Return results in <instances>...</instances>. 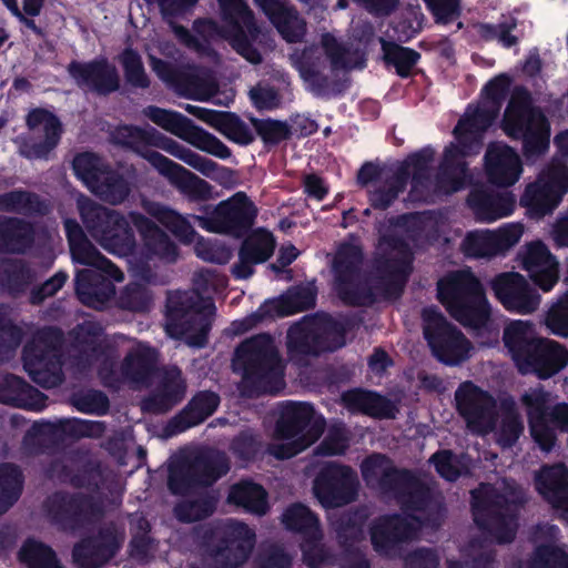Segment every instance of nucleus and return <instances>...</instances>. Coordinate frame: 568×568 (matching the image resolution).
<instances>
[{
  "label": "nucleus",
  "instance_id": "1",
  "mask_svg": "<svg viewBox=\"0 0 568 568\" xmlns=\"http://www.w3.org/2000/svg\"><path fill=\"white\" fill-rule=\"evenodd\" d=\"M503 342L523 375L546 381L568 365V349L554 339L536 336L529 322H510L504 328Z\"/></svg>",
  "mask_w": 568,
  "mask_h": 568
},
{
  "label": "nucleus",
  "instance_id": "2",
  "mask_svg": "<svg viewBox=\"0 0 568 568\" xmlns=\"http://www.w3.org/2000/svg\"><path fill=\"white\" fill-rule=\"evenodd\" d=\"M232 366L256 395H276L285 386V367L270 334L261 333L243 341L235 348Z\"/></svg>",
  "mask_w": 568,
  "mask_h": 568
},
{
  "label": "nucleus",
  "instance_id": "3",
  "mask_svg": "<svg viewBox=\"0 0 568 568\" xmlns=\"http://www.w3.org/2000/svg\"><path fill=\"white\" fill-rule=\"evenodd\" d=\"M216 307L195 291L170 292L165 304V331L175 339L202 348L207 344Z\"/></svg>",
  "mask_w": 568,
  "mask_h": 568
},
{
  "label": "nucleus",
  "instance_id": "4",
  "mask_svg": "<svg viewBox=\"0 0 568 568\" xmlns=\"http://www.w3.org/2000/svg\"><path fill=\"white\" fill-rule=\"evenodd\" d=\"M524 504L521 491H514L511 498L494 487L479 494L473 493L474 523L484 535L498 545L510 544L516 538Z\"/></svg>",
  "mask_w": 568,
  "mask_h": 568
},
{
  "label": "nucleus",
  "instance_id": "5",
  "mask_svg": "<svg viewBox=\"0 0 568 568\" xmlns=\"http://www.w3.org/2000/svg\"><path fill=\"white\" fill-rule=\"evenodd\" d=\"M80 215L89 234L106 252L120 257L134 255L138 242L130 217L95 202L81 206Z\"/></svg>",
  "mask_w": 568,
  "mask_h": 568
},
{
  "label": "nucleus",
  "instance_id": "6",
  "mask_svg": "<svg viewBox=\"0 0 568 568\" xmlns=\"http://www.w3.org/2000/svg\"><path fill=\"white\" fill-rule=\"evenodd\" d=\"M230 470L226 455L206 448L169 467L168 488L175 496H187L200 488L215 484Z\"/></svg>",
  "mask_w": 568,
  "mask_h": 568
},
{
  "label": "nucleus",
  "instance_id": "7",
  "mask_svg": "<svg viewBox=\"0 0 568 568\" xmlns=\"http://www.w3.org/2000/svg\"><path fill=\"white\" fill-rule=\"evenodd\" d=\"M203 215L192 214L191 219L203 230L241 239L246 235L257 216V207L244 192H237L227 200L212 206L200 207Z\"/></svg>",
  "mask_w": 568,
  "mask_h": 568
},
{
  "label": "nucleus",
  "instance_id": "8",
  "mask_svg": "<svg viewBox=\"0 0 568 568\" xmlns=\"http://www.w3.org/2000/svg\"><path fill=\"white\" fill-rule=\"evenodd\" d=\"M364 253L361 245L349 242L338 245L332 270L337 296L347 306H371L377 301L374 288L361 280Z\"/></svg>",
  "mask_w": 568,
  "mask_h": 568
},
{
  "label": "nucleus",
  "instance_id": "9",
  "mask_svg": "<svg viewBox=\"0 0 568 568\" xmlns=\"http://www.w3.org/2000/svg\"><path fill=\"white\" fill-rule=\"evenodd\" d=\"M72 169L94 195L111 205L122 204L131 193L132 184L128 178L93 152L78 153Z\"/></svg>",
  "mask_w": 568,
  "mask_h": 568
},
{
  "label": "nucleus",
  "instance_id": "10",
  "mask_svg": "<svg viewBox=\"0 0 568 568\" xmlns=\"http://www.w3.org/2000/svg\"><path fill=\"white\" fill-rule=\"evenodd\" d=\"M395 486L390 489L400 509L405 514L419 513L423 517L412 515L410 518L432 528L440 526L445 507L440 496L434 488L422 480L413 470L398 471Z\"/></svg>",
  "mask_w": 568,
  "mask_h": 568
},
{
  "label": "nucleus",
  "instance_id": "11",
  "mask_svg": "<svg viewBox=\"0 0 568 568\" xmlns=\"http://www.w3.org/2000/svg\"><path fill=\"white\" fill-rule=\"evenodd\" d=\"M423 334L439 363L457 366L469 358L470 342L435 306L423 310Z\"/></svg>",
  "mask_w": 568,
  "mask_h": 568
},
{
  "label": "nucleus",
  "instance_id": "12",
  "mask_svg": "<svg viewBox=\"0 0 568 568\" xmlns=\"http://www.w3.org/2000/svg\"><path fill=\"white\" fill-rule=\"evenodd\" d=\"M50 521L63 531H75L103 515L100 498L81 491L57 490L44 500Z\"/></svg>",
  "mask_w": 568,
  "mask_h": 568
},
{
  "label": "nucleus",
  "instance_id": "13",
  "mask_svg": "<svg viewBox=\"0 0 568 568\" xmlns=\"http://www.w3.org/2000/svg\"><path fill=\"white\" fill-rule=\"evenodd\" d=\"M221 19L224 23V37L231 47L252 64L263 60L261 52L254 45L260 29L255 17L245 0H217Z\"/></svg>",
  "mask_w": 568,
  "mask_h": 568
},
{
  "label": "nucleus",
  "instance_id": "14",
  "mask_svg": "<svg viewBox=\"0 0 568 568\" xmlns=\"http://www.w3.org/2000/svg\"><path fill=\"white\" fill-rule=\"evenodd\" d=\"M104 432L105 425L100 420L67 418L55 423L36 422L26 434L23 444L31 453L40 455L52 453L64 437L99 438Z\"/></svg>",
  "mask_w": 568,
  "mask_h": 568
},
{
  "label": "nucleus",
  "instance_id": "15",
  "mask_svg": "<svg viewBox=\"0 0 568 568\" xmlns=\"http://www.w3.org/2000/svg\"><path fill=\"white\" fill-rule=\"evenodd\" d=\"M206 552L215 568H237L250 557L255 532L244 523L232 521L221 530L205 532Z\"/></svg>",
  "mask_w": 568,
  "mask_h": 568
},
{
  "label": "nucleus",
  "instance_id": "16",
  "mask_svg": "<svg viewBox=\"0 0 568 568\" xmlns=\"http://www.w3.org/2000/svg\"><path fill=\"white\" fill-rule=\"evenodd\" d=\"M359 486L358 475L349 465L326 462L315 475L313 494L323 508L335 509L354 503Z\"/></svg>",
  "mask_w": 568,
  "mask_h": 568
},
{
  "label": "nucleus",
  "instance_id": "17",
  "mask_svg": "<svg viewBox=\"0 0 568 568\" xmlns=\"http://www.w3.org/2000/svg\"><path fill=\"white\" fill-rule=\"evenodd\" d=\"M568 192V166L551 163L542 170L536 181L529 183L520 196V205L530 219H542L552 213Z\"/></svg>",
  "mask_w": 568,
  "mask_h": 568
},
{
  "label": "nucleus",
  "instance_id": "18",
  "mask_svg": "<svg viewBox=\"0 0 568 568\" xmlns=\"http://www.w3.org/2000/svg\"><path fill=\"white\" fill-rule=\"evenodd\" d=\"M144 114L163 130L174 134L194 148L226 160L232 155L230 148L219 138L196 125L191 119L178 111L149 105Z\"/></svg>",
  "mask_w": 568,
  "mask_h": 568
},
{
  "label": "nucleus",
  "instance_id": "19",
  "mask_svg": "<svg viewBox=\"0 0 568 568\" xmlns=\"http://www.w3.org/2000/svg\"><path fill=\"white\" fill-rule=\"evenodd\" d=\"M387 242L393 248L399 250L402 254L399 256L387 254L377 256L374 261V268L382 278L379 288L384 297L398 298L413 271V256L403 239L390 236Z\"/></svg>",
  "mask_w": 568,
  "mask_h": 568
},
{
  "label": "nucleus",
  "instance_id": "20",
  "mask_svg": "<svg viewBox=\"0 0 568 568\" xmlns=\"http://www.w3.org/2000/svg\"><path fill=\"white\" fill-rule=\"evenodd\" d=\"M496 298L505 310L527 315L534 313L540 304V295L524 275L517 272H504L491 281Z\"/></svg>",
  "mask_w": 568,
  "mask_h": 568
},
{
  "label": "nucleus",
  "instance_id": "21",
  "mask_svg": "<svg viewBox=\"0 0 568 568\" xmlns=\"http://www.w3.org/2000/svg\"><path fill=\"white\" fill-rule=\"evenodd\" d=\"M68 72L77 85L99 97H108L120 90V74L104 57L88 62L77 60L68 64Z\"/></svg>",
  "mask_w": 568,
  "mask_h": 568
},
{
  "label": "nucleus",
  "instance_id": "22",
  "mask_svg": "<svg viewBox=\"0 0 568 568\" xmlns=\"http://www.w3.org/2000/svg\"><path fill=\"white\" fill-rule=\"evenodd\" d=\"M373 549L382 557H393L403 544L414 540L417 527L399 514L378 517L369 527Z\"/></svg>",
  "mask_w": 568,
  "mask_h": 568
},
{
  "label": "nucleus",
  "instance_id": "23",
  "mask_svg": "<svg viewBox=\"0 0 568 568\" xmlns=\"http://www.w3.org/2000/svg\"><path fill=\"white\" fill-rule=\"evenodd\" d=\"M458 414L473 428L491 426L496 419V399L471 381L459 384L455 392Z\"/></svg>",
  "mask_w": 568,
  "mask_h": 568
},
{
  "label": "nucleus",
  "instance_id": "24",
  "mask_svg": "<svg viewBox=\"0 0 568 568\" xmlns=\"http://www.w3.org/2000/svg\"><path fill=\"white\" fill-rule=\"evenodd\" d=\"M121 540L112 527H103L97 534L81 538L72 548V561L78 568H103L115 557Z\"/></svg>",
  "mask_w": 568,
  "mask_h": 568
},
{
  "label": "nucleus",
  "instance_id": "25",
  "mask_svg": "<svg viewBox=\"0 0 568 568\" xmlns=\"http://www.w3.org/2000/svg\"><path fill=\"white\" fill-rule=\"evenodd\" d=\"M435 160V150L424 146L410 154L397 168L395 174L404 173V184L410 180L408 196L413 202H428L432 196V164Z\"/></svg>",
  "mask_w": 568,
  "mask_h": 568
},
{
  "label": "nucleus",
  "instance_id": "26",
  "mask_svg": "<svg viewBox=\"0 0 568 568\" xmlns=\"http://www.w3.org/2000/svg\"><path fill=\"white\" fill-rule=\"evenodd\" d=\"M546 115L539 108L532 105L531 94L525 87H516L505 110L501 128L511 139L519 140L520 135L545 122Z\"/></svg>",
  "mask_w": 568,
  "mask_h": 568
},
{
  "label": "nucleus",
  "instance_id": "27",
  "mask_svg": "<svg viewBox=\"0 0 568 568\" xmlns=\"http://www.w3.org/2000/svg\"><path fill=\"white\" fill-rule=\"evenodd\" d=\"M454 136L456 143L452 142L445 146L437 175L438 183L448 182L450 192L462 189L468 173L466 159L478 154L481 149L471 141L459 139V135Z\"/></svg>",
  "mask_w": 568,
  "mask_h": 568
},
{
  "label": "nucleus",
  "instance_id": "28",
  "mask_svg": "<svg viewBox=\"0 0 568 568\" xmlns=\"http://www.w3.org/2000/svg\"><path fill=\"white\" fill-rule=\"evenodd\" d=\"M466 201L480 222H494L509 216L516 205V200L510 192H498L484 184L475 185Z\"/></svg>",
  "mask_w": 568,
  "mask_h": 568
},
{
  "label": "nucleus",
  "instance_id": "29",
  "mask_svg": "<svg viewBox=\"0 0 568 568\" xmlns=\"http://www.w3.org/2000/svg\"><path fill=\"white\" fill-rule=\"evenodd\" d=\"M128 217L143 241L145 256L174 263L179 257V247L171 237L150 217L138 211H130Z\"/></svg>",
  "mask_w": 568,
  "mask_h": 568
},
{
  "label": "nucleus",
  "instance_id": "30",
  "mask_svg": "<svg viewBox=\"0 0 568 568\" xmlns=\"http://www.w3.org/2000/svg\"><path fill=\"white\" fill-rule=\"evenodd\" d=\"M485 171L490 184L507 187L519 180L523 166L519 155L513 148L493 143L485 154Z\"/></svg>",
  "mask_w": 568,
  "mask_h": 568
},
{
  "label": "nucleus",
  "instance_id": "31",
  "mask_svg": "<svg viewBox=\"0 0 568 568\" xmlns=\"http://www.w3.org/2000/svg\"><path fill=\"white\" fill-rule=\"evenodd\" d=\"M272 233L260 230L247 235L239 248V261L233 264L231 273L236 280H247L254 274V266L271 258L275 251Z\"/></svg>",
  "mask_w": 568,
  "mask_h": 568
},
{
  "label": "nucleus",
  "instance_id": "32",
  "mask_svg": "<svg viewBox=\"0 0 568 568\" xmlns=\"http://www.w3.org/2000/svg\"><path fill=\"white\" fill-rule=\"evenodd\" d=\"M288 43L301 42L306 33V23L288 0H253Z\"/></svg>",
  "mask_w": 568,
  "mask_h": 568
},
{
  "label": "nucleus",
  "instance_id": "33",
  "mask_svg": "<svg viewBox=\"0 0 568 568\" xmlns=\"http://www.w3.org/2000/svg\"><path fill=\"white\" fill-rule=\"evenodd\" d=\"M221 398L217 393L206 389L196 392L189 403L166 424L170 435L181 434L204 423L219 408Z\"/></svg>",
  "mask_w": 568,
  "mask_h": 568
},
{
  "label": "nucleus",
  "instance_id": "34",
  "mask_svg": "<svg viewBox=\"0 0 568 568\" xmlns=\"http://www.w3.org/2000/svg\"><path fill=\"white\" fill-rule=\"evenodd\" d=\"M114 282L110 275L97 268L80 270L74 278L77 297L88 307L103 310L115 294Z\"/></svg>",
  "mask_w": 568,
  "mask_h": 568
},
{
  "label": "nucleus",
  "instance_id": "35",
  "mask_svg": "<svg viewBox=\"0 0 568 568\" xmlns=\"http://www.w3.org/2000/svg\"><path fill=\"white\" fill-rule=\"evenodd\" d=\"M156 131L151 125L142 128L134 124H122L115 129L112 136L116 145L134 152L159 171L169 158L150 150L151 146L153 148Z\"/></svg>",
  "mask_w": 568,
  "mask_h": 568
},
{
  "label": "nucleus",
  "instance_id": "36",
  "mask_svg": "<svg viewBox=\"0 0 568 568\" xmlns=\"http://www.w3.org/2000/svg\"><path fill=\"white\" fill-rule=\"evenodd\" d=\"M342 402L348 412L375 419H395L399 413L397 404L387 396L359 387L344 392Z\"/></svg>",
  "mask_w": 568,
  "mask_h": 568
},
{
  "label": "nucleus",
  "instance_id": "37",
  "mask_svg": "<svg viewBox=\"0 0 568 568\" xmlns=\"http://www.w3.org/2000/svg\"><path fill=\"white\" fill-rule=\"evenodd\" d=\"M48 396L14 374L0 376V403L12 407L41 412Z\"/></svg>",
  "mask_w": 568,
  "mask_h": 568
},
{
  "label": "nucleus",
  "instance_id": "38",
  "mask_svg": "<svg viewBox=\"0 0 568 568\" xmlns=\"http://www.w3.org/2000/svg\"><path fill=\"white\" fill-rule=\"evenodd\" d=\"M438 300L447 311L485 292L480 281L470 270L453 273L438 282Z\"/></svg>",
  "mask_w": 568,
  "mask_h": 568
},
{
  "label": "nucleus",
  "instance_id": "39",
  "mask_svg": "<svg viewBox=\"0 0 568 568\" xmlns=\"http://www.w3.org/2000/svg\"><path fill=\"white\" fill-rule=\"evenodd\" d=\"M190 202H205L213 196V186L181 164L168 159L158 171Z\"/></svg>",
  "mask_w": 568,
  "mask_h": 568
},
{
  "label": "nucleus",
  "instance_id": "40",
  "mask_svg": "<svg viewBox=\"0 0 568 568\" xmlns=\"http://www.w3.org/2000/svg\"><path fill=\"white\" fill-rule=\"evenodd\" d=\"M36 241V227L32 222L0 214V254H23Z\"/></svg>",
  "mask_w": 568,
  "mask_h": 568
},
{
  "label": "nucleus",
  "instance_id": "41",
  "mask_svg": "<svg viewBox=\"0 0 568 568\" xmlns=\"http://www.w3.org/2000/svg\"><path fill=\"white\" fill-rule=\"evenodd\" d=\"M287 349L294 356H318L327 352L324 337L321 336L314 315L305 316L290 327Z\"/></svg>",
  "mask_w": 568,
  "mask_h": 568
},
{
  "label": "nucleus",
  "instance_id": "42",
  "mask_svg": "<svg viewBox=\"0 0 568 568\" xmlns=\"http://www.w3.org/2000/svg\"><path fill=\"white\" fill-rule=\"evenodd\" d=\"M314 416L315 409L310 403L283 402L274 428L275 438L284 440L296 437L310 426Z\"/></svg>",
  "mask_w": 568,
  "mask_h": 568
},
{
  "label": "nucleus",
  "instance_id": "43",
  "mask_svg": "<svg viewBox=\"0 0 568 568\" xmlns=\"http://www.w3.org/2000/svg\"><path fill=\"white\" fill-rule=\"evenodd\" d=\"M185 390L181 369L173 367L165 372L158 389L144 400L143 407L155 414L166 413L183 399Z\"/></svg>",
  "mask_w": 568,
  "mask_h": 568
},
{
  "label": "nucleus",
  "instance_id": "44",
  "mask_svg": "<svg viewBox=\"0 0 568 568\" xmlns=\"http://www.w3.org/2000/svg\"><path fill=\"white\" fill-rule=\"evenodd\" d=\"M321 336L324 337L327 352H335L346 345L347 333L363 324V316L357 313L341 315L335 318L327 313L314 314Z\"/></svg>",
  "mask_w": 568,
  "mask_h": 568
},
{
  "label": "nucleus",
  "instance_id": "45",
  "mask_svg": "<svg viewBox=\"0 0 568 568\" xmlns=\"http://www.w3.org/2000/svg\"><path fill=\"white\" fill-rule=\"evenodd\" d=\"M499 112L484 101L476 106L468 105L465 115L455 125L453 134L481 146L484 133L493 125Z\"/></svg>",
  "mask_w": 568,
  "mask_h": 568
},
{
  "label": "nucleus",
  "instance_id": "46",
  "mask_svg": "<svg viewBox=\"0 0 568 568\" xmlns=\"http://www.w3.org/2000/svg\"><path fill=\"white\" fill-rule=\"evenodd\" d=\"M195 118L241 145H248L254 141L251 129L236 113L200 106Z\"/></svg>",
  "mask_w": 568,
  "mask_h": 568
},
{
  "label": "nucleus",
  "instance_id": "47",
  "mask_svg": "<svg viewBox=\"0 0 568 568\" xmlns=\"http://www.w3.org/2000/svg\"><path fill=\"white\" fill-rule=\"evenodd\" d=\"M153 148L168 152L210 179H214L220 171L231 172V170L221 166L215 161L202 156L175 140L164 135L159 130L155 134Z\"/></svg>",
  "mask_w": 568,
  "mask_h": 568
},
{
  "label": "nucleus",
  "instance_id": "48",
  "mask_svg": "<svg viewBox=\"0 0 568 568\" xmlns=\"http://www.w3.org/2000/svg\"><path fill=\"white\" fill-rule=\"evenodd\" d=\"M536 486L552 508L568 511V469L564 465L546 467L537 477Z\"/></svg>",
  "mask_w": 568,
  "mask_h": 568
},
{
  "label": "nucleus",
  "instance_id": "49",
  "mask_svg": "<svg viewBox=\"0 0 568 568\" xmlns=\"http://www.w3.org/2000/svg\"><path fill=\"white\" fill-rule=\"evenodd\" d=\"M266 489L252 479H241L233 484L227 494V503L243 508L246 513L263 516L268 509Z\"/></svg>",
  "mask_w": 568,
  "mask_h": 568
},
{
  "label": "nucleus",
  "instance_id": "50",
  "mask_svg": "<svg viewBox=\"0 0 568 568\" xmlns=\"http://www.w3.org/2000/svg\"><path fill=\"white\" fill-rule=\"evenodd\" d=\"M359 468L362 477L368 486L377 484L386 493H389L395 486L394 480H397V473L406 470V468L396 467L393 460L382 453H373L366 456Z\"/></svg>",
  "mask_w": 568,
  "mask_h": 568
},
{
  "label": "nucleus",
  "instance_id": "51",
  "mask_svg": "<svg viewBox=\"0 0 568 568\" xmlns=\"http://www.w3.org/2000/svg\"><path fill=\"white\" fill-rule=\"evenodd\" d=\"M297 70L315 97H339L348 89L349 83L347 79H331L317 70L315 63L305 55L297 62Z\"/></svg>",
  "mask_w": 568,
  "mask_h": 568
},
{
  "label": "nucleus",
  "instance_id": "52",
  "mask_svg": "<svg viewBox=\"0 0 568 568\" xmlns=\"http://www.w3.org/2000/svg\"><path fill=\"white\" fill-rule=\"evenodd\" d=\"M153 69L162 81L184 97H191L202 82L196 68L192 65L178 67L158 59Z\"/></svg>",
  "mask_w": 568,
  "mask_h": 568
},
{
  "label": "nucleus",
  "instance_id": "53",
  "mask_svg": "<svg viewBox=\"0 0 568 568\" xmlns=\"http://www.w3.org/2000/svg\"><path fill=\"white\" fill-rule=\"evenodd\" d=\"M144 209L148 214L164 226L179 242L183 244L193 243L196 231L186 216L158 202H149Z\"/></svg>",
  "mask_w": 568,
  "mask_h": 568
},
{
  "label": "nucleus",
  "instance_id": "54",
  "mask_svg": "<svg viewBox=\"0 0 568 568\" xmlns=\"http://www.w3.org/2000/svg\"><path fill=\"white\" fill-rule=\"evenodd\" d=\"M156 362V349L151 346H141L125 355L121 364V374L131 382L144 383L154 374Z\"/></svg>",
  "mask_w": 568,
  "mask_h": 568
},
{
  "label": "nucleus",
  "instance_id": "55",
  "mask_svg": "<svg viewBox=\"0 0 568 568\" xmlns=\"http://www.w3.org/2000/svg\"><path fill=\"white\" fill-rule=\"evenodd\" d=\"M22 362L24 371L42 388L59 387L64 381L62 359L22 356Z\"/></svg>",
  "mask_w": 568,
  "mask_h": 568
},
{
  "label": "nucleus",
  "instance_id": "56",
  "mask_svg": "<svg viewBox=\"0 0 568 568\" xmlns=\"http://www.w3.org/2000/svg\"><path fill=\"white\" fill-rule=\"evenodd\" d=\"M378 42L381 43L384 63L393 67L396 74L402 79L412 77L414 68L422 59L420 53L383 37L378 38Z\"/></svg>",
  "mask_w": 568,
  "mask_h": 568
},
{
  "label": "nucleus",
  "instance_id": "57",
  "mask_svg": "<svg viewBox=\"0 0 568 568\" xmlns=\"http://www.w3.org/2000/svg\"><path fill=\"white\" fill-rule=\"evenodd\" d=\"M0 211L26 216L45 215L48 205L39 194L16 189L0 194Z\"/></svg>",
  "mask_w": 568,
  "mask_h": 568
},
{
  "label": "nucleus",
  "instance_id": "58",
  "mask_svg": "<svg viewBox=\"0 0 568 568\" xmlns=\"http://www.w3.org/2000/svg\"><path fill=\"white\" fill-rule=\"evenodd\" d=\"M34 280V272L21 258L4 260L0 267V283L12 296H19L29 288Z\"/></svg>",
  "mask_w": 568,
  "mask_h": 568
},
{
  "label": "nucleus",
  "instance_id": "59",
  "mask_svg": "<svg viewBox=\"0 0 568 568\" xmlns=\"http://www.w3.org/2000/svg\"><path fill=\"white\" fill-rule=\"evenodd\" d=\"M59 476L63 481H68L73 488H85L92 493L99 491L103 484L101 463L93 459L87 460L77 470L65 464H62Z\"/></svg>",
  "mask_w": 568,
  "mask_h": 568
},
{
  "label": "nucleus",
  "instance_id": "60",
  "mask_svg": "<svg viewBox=\"0 0 568 568\" xmlns=\"http://www.w3.org/2000/svg\"><path fill=\"white\" fill-rule=\"evenodd\" d=\"M63 333L55 326H47L40 329L34 337L28 342L22 351V356L49 357L62 359L61 346Z\"/></svg>",
  "mask_w": 568,
  "mask_h": 568
},
{
  "label": "nucleus",
  "instance_id": "61",
  "mask_svg": "<svg viewBox=\"0 0 568 568\" xmlns=\"http://www.w3.org/2000/svg\"><path fill=\"white\" fill-rule=\"evenodd\" d=\"M69 250L74 263L92 266L106 273L118 282H122L124 280L123 272L114 263L101 254V252L90 242V240L75 244Z\"/></svg>",
  "mask_w": 568,
  "mask_h": 568
},
{
  "label": "nucleus",
  "instance_id": "62",
  "mask_svg": "<svg viewBox=\"0 0 568 568\" xmlns=\"http://www.w3.org/2000/svg\"><path fill=\"white\" fill-rule=\"evenodd\" d=\"M282 523L287 530L302 535L303 539L322 532L318 516L302 503L288 506L282 515Z\"/></svg>",
  "mask_w": 568,
  "mask_h": 568
},
{
  "label": "nucleus",
  "instance_id": "63",
  "mask_svg": "<svg viewBox=\"0 0 568 568\" xmlns=\"http://www.w3.org/2000/svg\"><path fill=\"white\" fill-rule=\"evenodd\" d=\"M18 560L27 568H64L53 548L34 538H27L18 551Z\"/></svg>",
  "mask_w": 568,
  "mask_h": 568
},
{
  "label": "nucleus",
  "instance_id": "64",
  "mask_svg": "<svg viewBox=\"0 0 568 568\" xmlns=\"http://www.w3.org/2000/svg\"><path fill=\"white\" fill-rule=\"evenodd\" d=\"M23 481L24 477L18 465L0 464V515L7 513L20 498Z\"/></svg>",
  "mask_w": 568,
  "mask_h": 568
}]
</instances>
